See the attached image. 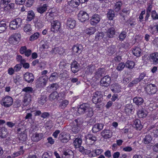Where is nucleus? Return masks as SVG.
Here are the masks:
<instances>
[{
  "mask_svg": "<svg viewBox=\"0 0 158 158\" xmlns=\"http://www.w3.org/2000/svg\"><path fill=\"white\" fill-rule=\"evenodd\" d=\"M83 121L81 118H78L73 123L72 131L75 133H77L81 129L82 126Z\"/></svg>",
  "mask_w": 158,
  "mask_h": 158,
  "instance_id": "obj_1",
  "label": "nucleus"
},
{
  "mask_svg": "<svg viewBox=\"0 0 158 158\" xmlns=\"http://www.w3.org/2000/svg\"><path fill=\"white\" fill-rule=\"evenodd\" d=\"M144 89L146 93L149 95L154 94L158 90L156 86L153 84L147 85L145 87Z\"/></svg>",
  "mask_w": 158,
  "mask_h": 158,
  "instance_id": "obj_2",
  "label": "nucleus"
},
{
  "mask_svg": "<svg viewBox=\"0 0 158 158\" xmlns=\"http://www.w3.org/2000/svg\"><path fill=\"white\" fill-rule=\"evenodd\" d=\"M48 81V78L46 76H43L37 79L35 82L36 86L39 88L45 86Z\"/></svg>",
  "mask_w": 158,
  "mask_h": 158,
  "instance_id": "obj_3",
  "label": "nucleus"
},
{
  "mask_svg": "<svg viewBox=\"0 0 158 158\" xmlns=\"http://www.w3.org/2000/svg\"><path fill=\"white\" fill-rule=\"evenodd\" d=\"M13 102L12 98L11 97L6 95L2 98L1 104L4 107L7 108L11 106Z\"/></svg>",
  "mask_w": 158,
  "mask_h": 158,
  "instance_id": "obj_4",
  "label": "nucleus"
},
{
  "mask_svg": "<svg viewBox=\"0 0 158 158\" xmlns=\"http://www.w3.org/2000/svg\"><path fill=\"white\" fill-rule=\"evenodd\" d=\"M103 95L100 91H97L93 94L92 98L93 102L95 104H100L102 99Z\"/></svg>",
  "mask_w": 158,
  "mask_h": 158,
  "instance_id": "obj_5",
  "label": "nucleus"
},
{
  "mask_svg": "<svg viewBox=\"0 0 158 158\" xmlns=\"http://www.w3.org/2000/svg\"><path fill=\"white\" fill-rule=\"evenodd\" d=\"M61 23L58 20H53L51 22V30L54 33H57L60 29Z\"/></svg>",
  "mask_w": 158,
  "mask_h": 158,
  "instance_id": "obj_6",
  "label": "nucleus"
},
{
  "mask_svg": "<svg viewBox=\"0 0 158 158\" xmlns=\"http://www.w3.org/2000/svg\"><path fill=\"white\" fill-rule=\"evenodd\" d=\"M22 22V19L19 18L15 19L11 21L9 26L12 30H15L21 25Z\"/></svg>",
  "mask_w": 158,
  "mask_h": 158,
  "instance_id": "obj_7",
  "label": "nucleus"
},
{
  "mask_svg": "<svg viewBox=\"0 0 158 158\" xmlns=\"http://www.w3.org/2000/svg\"><path fill=\"white\" fill-rule=\"evenodd\" d=\"M21 35L19 33H15L12 35L9 39V41L10 44L14 45L17 44L20 41Z\"/></svg>",
  "mask_w": 158,
  "mask_h": 158,
  "instance_id": "obj_8",
  "label": "nucleus"
},
{
  "mask_svg": "<svg viewBox=\"0 0 158 158\" xmlns=\"http://www.w3.org/2000/svg\"><path fill=\"white\" fill-rule=\"evenodd\" d=\"M78 18L79 20L81 22H84L87 20H88L89 18V16L86 12L81 10L78 15Z\"/></svg>",
  "mask_w": 158,
  "mask_h": 158,
  "instance_id": "obj_9",
  "label": "nucleus"
},
{
  "mask_svg": "<svg viewBox=\"0 0 158 158\" xmlns=\"http://www.w3.org/2000/svg\"><path fill=\"white\" fill-rule=\"evenodd\" d=\"M23 79L27 83H32L34 80V76L31 73L27 72L23 75Z\"/></svg>",
  "mask_w": 158,
  "mask_h": 158,
  "instance_id": "obj_10",
  "label": "nucleus"
},
{
  "mask_svg": "<svg viewBox=\"0 0 158 158\" xmlns=\"http://www.w3.org/2000/svg\"><path fill=\"white\" fill-rule=\"evenodd\" d=\"M110 77L108 75L104 76L101 80V84L102 86L108 87L110 85L111 83Z\"/></svg>",
  "mask_w": 158,
  "mask_h": 158,
  "instance_id": "obj_11",
  "label": "nucleus"
},
{
  "mask_svg": "<svg viewBox=\"0 0 158 158\" xmlns=\"http://www.w3.org/2000/svg\"><path fill=\"white\" fill-rule=\"evenodd\" d=\"M19 52L21 54H24L27 57L29 56L32 53L31 50L29 49H27L25 46H21L19 49Z\"/></svg>",
  "mask_w": 158,
  "mask_h": 158,
  "instance_id": "obj_12",
  "label": "nucleus"
},
{
  "mask_svg": "<svg viewBox=\"0 0 158 158\" xmlns=\"http://www.w3.org/2000/svg\"><path fill=\"white\" fill-rule=\"evenodd\" d=\"M101 20L100 15L94 14L93 15L90 20V24L93 26H96L100 21Z\"/></svg>",
  "mask_w": 158,
  "mask_h": 158,
  "instance_id": "obj_13",
  "label": "nucleus"
},
{
  "mask_svg": "<svg viewBox=\"0 0 158 158\" xmlns=\"http://www.w3.org/2000/svg\"><path fill=\"white\" fill-rule=\"evenodd\" d=\"M70 137V135L64 132H61L59 135V139L61 142L63 143H67Z\"/></svg>",
  "mask_w": 158,
  "mask_h": 158,
  "instance_id": "obj_14",
  "label": "nucleus"
},
{
  "mask_svg": "<svg viewBox=\"0 0 158 158\" xmlns=\"http://www.w3.org/2000/svg\"><path fill=\"white\" fill-rule=\"evenodd\" d=\"M97 138L93 134H89L86 136V142L89 145H92L96 141Z\"/></svg>",
  "mask_w": 158,
  "mask_h": 158,
  "instance_id": "obj_15",
  "label": "nucleus"
},
{
  "mask_svg": "<svg viewBox=\"0 0 158 158\" xmlns=\"http://www.w3.org/2000/svg\"><path fill=\"white\" fill-rule=\"evenodd\" d=\"M76 25V21L73 19L69 18L67 19L66 26L68 29H73Z\"/></svg>",
  "mask_w": 158,
  "mask_h": 158,
  "instance_id": "obj_16",
  "label": "nucleus"
},
{
  "mask_svg": "<svg viewBox=\"0 0 158 158\" xmlns=\"http://www.w3.org/2000/svg\"><path fill=\"white\" fill-rule=\"evenodd\" d=\"M149 60L153 64H158V52H154L150 55Z\"/></svg>",
  "mask_w": 158,
  "mask_h": 158,
  "instance_id": "obj_17",
  "label": "nucleus"
},
{
  "mask_svg": "<svg viewBox=\"0 0 158 158\" xmlns=\"http://www.w3.org/2000/svg\"><path fill=\"white\" fill-rule=\"evenodd\" d=\"M89 105L87 103H83L77 109L78 113L79 114H84L88 109Z\"/></svg>",
  "mask_w": 158,
  "mask_h": 158,
  "instance_id": "obj_18",
  "label": "nucleus"
},
{
  "mask_svg": "<svg viewBox=\"0 0 158 158\" xmlns=\"http://www.w3.org/2000/svg\"><path fill=\"white\" fill-rule=\"evenodd\" d=\"M95 70V67L91 64L86 66L85 69V73L87 75H91Z\"/></svg>",
  "mask_w": 158,
  "mask_h": 158,
  "instance_id": "obj_19",
  "label": "nucleus"
},
{
  "mask_svg": "<svg viewBox=\"0 0 158 158\" xmlns=\"http://www.w3.org/2000/svg\"><path fill=\"white\" fill-rule=\"evenodd\" d=\"M110 89L113 93H118L121 91V87L118 83L115 82L111 85Z\"/></svg>",
  "mask_w": 158,
  "mask_h": 158,
  "instance_id": "obj_20",
  "label": "nucleus"
},
{
  "mask_svg": "<svg viewBox=\"0 0 158 158\" xmlns=\"http://www.w3.org/2000/svg\"><path fill=\"white\" fill-rule=\"evenodd\" d=\"M43 136L44 135L43 133L36 132L32 135L31 139L34 142H38L41 140Z\"/></svg>",
  "mask_w": 158,
  "mask_h": 158,
  "instance_id": "obj_21",
  "label": "nucleus"
},
{
  "mask_svg": "<svg viewBox=\"0 0 158 158\" xmlns=\"http://www.w3.org/2000/svg\"><path fill=\"white\" fill-rule=\"evenodd\" d=\"M137 113L139 118H144L147 116L148 112L144 109L141 108L138 110Z\"/></svg>",
  "mask_w": 158,
  "mask_h": 158,
  "instance_id": "obj_22",
  "label": "nucleus"
},
{
  "mask_svg": "<svg viewBox=\"0 0 158 158\" xmlns=\"http://www.w3.org/2000/svg\"><path fill=\"white\" fill-rule=\"evenodd\" d=\"M101 135L104 139H109L112 136L111 131L109 129H105L101 133Z\"/></svg>",
  "mask_w": 158,
  "mask_h": 158,
  "instance_id": "obj_23",
  "label": "nucleus"
},
{
  "mask_svg": "<svg viewBox=\"0 0 158 158\" xmlns=\"http://www.w3.org/2000/svg\"><path fill=\"white\" fill-rule=\"evenodd\" d=\"M19 151L18 152H15L11 155V157L12 158H15L18 157L20 155H23L25 152L23 149V146H20L19 149Z\"/></svg>",
  "mask_w": 158,
  "mask_h": 158,
  "instance_id": "obj_24",
  "label": "nucleus"
},
{
  "mask_svg": "<svg viewBox=\"0 0 158 158\" xmlns=\"http://www.w3.org/2000/svg\"><path fill=\"white\" fill-rule=\"evenodd\" d=\"M123 5V2L122 1H118L114 3L113 7V10L115 12H118L121 9Z\"/></svg>",
  "mask_w": 158,
  "mask_h": 158,
  "instance_id": "obj_25",
  "label": "nucleus"
},
{
  "mask_svg": "<svg viewBox=\"0 0 158 158\" xmlns=\"http://www.w3.org/2000/svg\"><path fill=\"white\" fill-rule=\"evenodd\" d=\"M79 64L76 61H73L71 64V70L74 73H76L79 70Z\"/></svg>",
  "mask_w": 158,
  "mask_h": 158,
  "instance_id": "obj_26",
  "label": "nucleus"
},
{
  "mask_svg": "<svg viewBox=\"0 0 158 158\" xmlns=\"http://www.w3.org/2000/svg\"><path fill=\"white\" fill-rule=\"evenodd\" d=\"M82 50V46L81 45H74L72 48V51L74 54H80Z\"/></svg>",
  "mask_w": 158,
  "mask_h": 158,
  "instance_id": "obj_27",
  "label": "nucleus"
},
{
  "mask_svg": "<svg viewBox=\"0 0 158 158\" xmlns=\"http://www.w3.org/2000/svg\"><path fill=\"white\" fill-rule=\"evenodd\" d=\"M133 126L137 130H141L143 127V126L141 123V121L138 119H135L134 121Z\"/></svg>",
  "mask_w": 158,
  "mask_h": 158,
  "instance_id": "obj_28",
  "label": "nucleus"
},
{
  "mask_svg": "<svg viewBox=\"0 0 158 158\" xmlns=\"http://www.w3.org/2000/svg\"><path fill=\"white\" fill-rule=\"evenodd\" d=\"M80 3V0H71L69 2L68 4L70 6L74 8L78 7Z\"/></svg>",
  "mask_w": 158,
  "mask_h": 158,
  "instance_id": "obj_29",
  "label": "nucleus"
},
{
  "mask_svg": "<svg viewBox=\"0 0 158 158\" xmlns=\"http://www.w3.org/2000/svg\"><path fill=\"white\" fill-rule=\"evenodd\" d=\"M27 134L23 132L19 135V139L21 143H25L27 140Z\"/></svg>",
  "mask_w": 158,
  "mask_h": 158,
  "instance_id": "obj_30",
  "label": "nucleus"
},
{
  "mask_svg": "<svg viewBox=\"0 0 158 158\" xmlns=\"http://www.w3.org/2000/svg\"><path fill=\"white\" fill-rule=\"evenodd\" d=\"M115 30L114 27H110L109 28L108 31L107 35V36L106 38V39H108L109 38H113L114 35L115 34Z\"/></svg>",
  "mask_w": 158,
  "mask_h": 158,
  "instance_id": "obj_31",
  "label": "nucleus"
},
{
  "mask_svg": "<svg viewBox=\"0 0 158 158\" xmlns=\"http://www.w3.org/2000/svg\"><path fill=\"white\" fill-rule=\"evenodd\" d=\"M103 38L104 41L107 40V39H106V38L104 37V33L102 32H98L96 33L95 38V40L96 41L100 40Z\"/></svg>",
  "mask_w": 158,
  "mask_h": 158,
  "instance_id": "obj_32",
  "label": "nucleus"
},
{
  "mask_svg": "<svg viewBox=\"0 0 158 158\" xmlns=\"http://www.w3.org/2000/svg\"><path fill=\"white\" fill-rule=\"evenodd\" d=\"M31 100V97L29 94H26L24 96L23 102L25 103V106L29 105Z\"/></svg>",
  "mask_w": 158,
  "mask_h": 158,
  "instance_id": "obj_33",
  "label": "nucleus"
},
{
  "mask_svg": "<svg viewBox=\"0 0 158 158\" xmlns=\"http://www.w3.org/2000/svg\"><path fill=\"white\" fill-rule=\"evenodd\" d=\"M133 101L138 106L142 105L144 102V100L142 98L137 97H134L133 99Z\"/></svg>",
  "mask_w": 158,
  "mask_h": 158,
  "instance_id": "obj_34",
  "label": "nucleus"
},
{
  "mask_svg": "<svg viewBox=\"0 0 158 158\" xmlns=\"http://www.w3.org/2000/svg\"><path fill=\"white\" fill-rule=\"evenodd\" d=\"M82 143V140L81 138H77L73 140V145L76 148H79L81 146Z\"/></svg>",
  "mask_w": 158,
  "mask_h": 158,
  "instance_id": "obj_35",
  "label": "nucleus"
},
{
  "mask_svg": "<svg viewBox=\"0 0 158 158\" xmlns=\"http://www.w3.org/2000/svg\"><path fill=\"white\" fill-rule=\"evenodd\" d=\"M133 54L136 57H139L141 53V49L138 47H135L132 50Z\"/></svg>",
  "mask_w": 158,
  "mask_h": 158,
  "instance_id": "obj_36",
  "label": "nucleus"
},
{
  "mask_svg": "<svg viewBox=\"0 0 158 158\" xmlns=\"http://www.w3.org/2000/svg\"><path fill=\"white\" fill-rule=\"evenodd\" d=\"M96 29L95 27H90L86 28L85 30V33L89 35L93 34L96 31Z\"/></svg>",
  "mask_w": 158,
  "mask_h": 158,
  "instance_id": "obj_37",
  "label": "nucleus"
},
{
  "mask_svg": "<svg viewBox=\"0 0 158 158\" xmlns=\"http://www.w3.org/2000/svg\"><path fill=\"white\" fill-rule=\"evenodd\" d=\"M47 5L46 4H44L43 5L37 8V10L38 12L41 14L45 12L47 9Z\"/></svg>",
  "mask_w": 158,
  "mask_h": 158,
  "instance_id": "obj_38",
  "label": "nucleus"
},
{
  "mask_svg": "<svg viewBox=\"0 0 158 158\" xmlns=\"http://www.w3.org/2000/svg\"><path fill=\"white\" fill-rule=\"evenodd\" d=\"M132 106L131 105L127 104L125 107L124 111L126 114L130 115L131 114H132L133 111L132 109Z\"/></svg>",
  "mask_w": 158,
  "mask_h": 158,
  "instance_id": "obj_39",
  "label": "nucleus"
},
{
  "mask_svg": "<svg viewBox=\"0 0 158 158\" xmlns=\"http://www.w3.org/2000/svg\"><path fill=\"white\" fill-rule=\"evenodd\" d=\"M152 138L151 136L149 135H146L143 138L142 142L144 144H149L151 141Z\"/></svg>",
  "mask_w": 158,
  "mask_h": 158,
  "instance_id": "obj_40",
  "label": "nucleus"
},
{
  "mask_svg": "<svg viewBox=\"0 0 158 158\" xmlns=\"http://www.w3.org/2000/svg\"><path fill=\"white\" fill-rule=\"evenodd\" d=\"M103 125L102 123H97L94 125L93 127L92 130L95 132H97L102 130L103 127Z\"/></svg>",
  "mask_w": 158,
  "mask_h": 158,
  "instance_id": "obj_41",
  "label": "nucleus"
},
{
  "mask_svg": "<svg viewBox=\"0 0 158 158\" xmlns=\"http://www.w3.org/2000/svg\"><path fill=\"white\" fill-rule=\"evenodd\" d=\"M125 64L126 67L129 69H133L135 65L134 62L129 60H127Z\"/></svg>",
  "mask_w": 158,
  "mask_h": 158,
  "instance_id": "obj_42",
  "label": "nucleus"
},
{
  "mask_svg": "<svg viewBox=\"0 0 158 158\" xmlns=\"http://www.w3.org/2000/svg\"><path fill=\"white\" fill-rule=\"evenodd\" d=\"M35 16V14L32 10L29 11L27 13L26 20L28 21H31Z\"/></svg>",
  "mask_w": 158,
  "mask_h": 158,
  "instance_id": "obj_43",
  "label": "nucleus"
},
{
  "mask_svg": "<svg viewBox=\"0 0 158 158\" xmlns=\"http://www.w3.org/2000/svg\"><path fill=\"white\" fill-rule=\"evenodd\" d=\"M56 16V13L54 12H53L52 10L49 12L48 15L47 16V20L48 21H51L54 19Z\"/></svg>",
  "mask_w": 158,
  "mask_h": 158,
  "instance_id": "obj_44",
  "label": "nucleus"
},
{
  "mask_svg": "<svg viewBox=\"0 0 158 158\" xmlns=\"http://www.w3.org/2000/svg\"><path fill=\"white\" fill-rule=\"evenodd\" d=\"M59 97V94L57 91L53 92L50 95L49 97V99L51 101L57 99Z\"/></svg>",
  "mask_w": 158,
  "mask_h": 158,
  "instance_id": "obj_45",
  "label": "nucleus"
},
{
  "mask_svg": "<svg viewBox=\"0 0 158 158\" xmlns=\"http://www.w3.org/2000/svg\"><path fill=\"white\" fill-rule=\"evenodd\" d=\"M114 10H113L110 9L108 12L107 15L108 18L109 20H113L115 16Z\"/></svg>",
  "mask_w": 158,
  "mask_h": 158,
  "instance_id": "obj_46",
  "label": "nucleus"
},
{
  "mask_svg": "<svg viewBox=\"0 0 158 158\" xmlns=\"http://www.w3.org/2000/svg\"><path fill=\"white\" fill-rule=\"evenodd\" d=\"M35 25L38 29L41 28L44 26V23L40 20H37L36 22H35Z\"/></svg>",
  "mask_w": 158,
  "mask_h": 158,
  "instance_id": "obj_47",
  "label": "nucleus"
},
{
  "mask_svg": "<svg viewBox=\"0 0 158 158\" xmlns=\"http://www.w3.org/2000/svg\"><path fill=\"white\" fill-rule=\"evenodd\" d=\"M85 112L86 113V116L87 118L91 117L94 114L93 109L92 108L90 107L89 106Z\"/></svg>",
  "mask_w": 158,
  "mask_h": 158,
  "instance_id": "obj_48",
  "label": "nucleus"
},
{
  "mask_svg": "<svg viewBox=\"0 0 158 158\" xmlns=\"http://www.w3.org/2000/svg\"><path fill=\"white\" fill-rule=\"evenodd\" d=\"M40 35L39 32H36L31 35L30 37L29 40L31 41H33L38 39Z\"/></svg>",
  "mask_w": 158,
  "mask_h": 158,
  "instance_id": "obj_49",
  "label": "nucleus"
},
{
  "mask_svg": "<svg viewBox=\"0 0 158 158\" xmlns=\"http://www.w3.org/2000/svg\"><path fill=\"white\" fill-rule=\"evenodd\" d=\"M69 103V101L67 100H63L60 104L59 106L62 109L65 108Z\"/></svg>",
  "mask_w": 158,
  "mask_h": 158,
  "instance_id": "obj_50",
  "label": "nucleus"
},
{
  "mask_svg": "<svg viewBox=\"0 0 158 158\" xmlns=\"http://www.w3.org/2000/svg\"><path fill=\"white\" fill-rule=\"evenodd\" d=\"M23 29L26 33H30L32 30L31 25L29 24L25 25Z\"/></svg>",
  "mask_w": 158,
  "mask_h": 158,
  "instance_id": "obj_51",
  "label": "nucleus"
},
{
  "mask_svg": "<svg viewBox=\"0 0 158 158\" xmlns=\"http://www.w3.org/2000/svg\"><path fill=\"white\" fill-rule=\"evenodd\" d=\"M73 154H70L66 151L63 152L62 158H74Z\"/></svg>",
  "mask_w": 158,
  "mask_h": 158,
  "instance_id": "obj_52",
  "label": "nucleus"
},
{
  "mask_svg": "<svg viewBox=\"0 0 158 158\" xmlns=\"http://www.w3.org/2000/svg\"><path fill=\"white\" fill-rule=\"evenodd\" d=\"M102 69L101 68H99L95 73L94 76L97 77V78H99L102 76Z\"/></svg>",
  "mask_w": 158,
  "mask_h": 158,
  "instance_id": "obj_53",
  "label": "nucleus"
},
{
  "mask_svg": "<svg viewBox=\"0 0 158 158\" xmlns=\"http://www.w3.org/2000/svg\"><path fill=\"white\" fill-rule=\"evenodd\" d=\"M151 32L152 34H155L158 32V24H156L153 27H151Z\"/></svg>",
  "mask_w": 158,
  "mask_h": 158,
  "instance_id": "obj_54",
  "label": "nucleus"
},
{
  "mask_svg": "<svg viewBox=\"0 0 158 158\" xmlns=\"http://www.w3.org/2000/svg\"><path fill=\"white\" fill-rule=\"evenodd\" d=\"M6 26L5 23H2V22H0V33L4 31L6 28Z\"/></svg>",
  "mask_w": 158,
  "mask_h": 158,
  "instance_id": "obj_55",
  "label": "nucleus"
},
{
  "mask_svg": "<svg viewBox=\"0 0 158 158\" xmlns=\"http://www.w3.org/2000/svg\"><path fill=\"white\" fill-rule=\"evenodd\" d=\"M126 32L125 31H122L120 34L118 38L119 40L120 41L123 40L126 36Z\"/></svg>",
  "mask_w": 158,
  "mask_h": 158,
  "instance_id": "obj_56",
  "label": "nucleus"
},
{
  "mask_svg": "<svg viewBox=\"0 0 158 158\" xmlns=\"http://www.w3.org/2000/svg\"><path fill=\"white\" fill-rule=\"evenodd\" d=\"M126 67L125 64L124 62H121L118 64L116 69L118 71L122 70L125 67Z\"/></svg>",
  "mask_w": 158,
  "mask_h": 158,
  "instance_id": "obj_57",
  "label": "nucleus"
},
{
  "mask_svg": "<svg viewBox=\"0 0 158 158\" xmlns=\"http://www.w3.org/2000/svg\"><path fill=\"white\" fill-rule=\"evenodd\" d=\"M16 60L17 61L20 62V64H21L23 62L26 60L23 58V56L19 55H17L16 56Z\"/></svg>",
  "mask_w": 158,
  "mask_h": 158,
  "instance_id": "obj_58",
  "label": "nucleus"
},
{
  "mask_svg": "<svg viewBox=\"0 0 158 158\" xmlns=\"http://www.w3.org/2000/svg\"><path fill=\"white\" fill-rule=\"evenodd\" d=\"M138 81L136 78L134 79L131 82H130L128 85L127 87H131L134 85L137 84L139 82Z\"/></svg>",
  "mask_w": 158,
  "mask_h": 158,
  "instance_id": "obj_59",
  "label": "nucleus"
},
{
  "mask_svg": "<svg viewBox=\"0 0 158 158\" xmlns=\"http://www.w3.org/2000/svg\"><path fill=\"white\" fill-rule=\"evenodd\" d=\"M146 75V72H143L141 73L138 78H136V79H137L138 81V82H139L143 80L145 77Z\"/></svg>",
  "mask_w": 158,
  "mask_h": 158,
  "instance_id": "obj_60",
  "label": "nucleus"
},
{
  "mask_svg": "<svg viewBox=\"0 0 158 158\" xmlns=\"http://www.w3.org/2000/svg\"><path fill=\"white\" fill-rule=\"evenodd\" d=\"M48 87L50 89L56 90L59 88V86L57 84L55 83L51 84L48 86Z\"/></svg>",
  "mask_w": 158,
  "mask_h": 158,
  "instance_id": "obj_61",
  "label": "nucleus"
},
{
  "mask_svg": "<svg viewBox=\"0 0 158 158\" xmlns=\"http://www.w3.org/2000/svg\"><path fill=\"white\" fill-rule=\"evenodd\" d=\"M115 49L114 47H113L112 46H109L108 48L107 52L109 55H111L114 54L115 52Z\"/></svg>",
  "mask_w": 158,
  "mask_h": 158,
  "instance_id": "obj_62",
  "label": "nucleus"
},
{
  "mask_svg": "<svg viewBox=\"0 0 158 158\" xmlns=\"http://www.w3.org/2000/svg\"><path fill=\"white\" fill-rule=\"evenodd\" d=\"M71 116V115L69 114V112L64 111L62 117L65 119L70 120H71V119L70 118V116Z\"/></svg>",
  "mask_w": 158,
  "mask_h": 158,
  "instance_id": "obj_63",
  "label": "nucleus"
},
{
  "mask_svg": "<svg viewBox=\"0 0 158 158\" xmlns=\"http://www.w3.org/2000/svg\"><path fill=\"white\" fill-rule=\"evenodd\" d=\"M22 91L26 93H32L33 91V89L31 87L27 86L23 88Z\"/></svg>",
  "mask_w": 158,
  "mask_h": 158,
  "instance_id": "obj_64",
  "label": "nucleus"
}]
</instances>
